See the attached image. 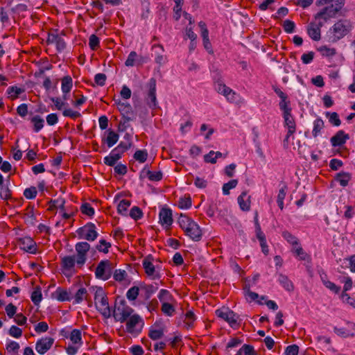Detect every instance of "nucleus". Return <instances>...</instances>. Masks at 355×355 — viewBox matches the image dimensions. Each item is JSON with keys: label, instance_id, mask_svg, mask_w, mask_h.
I'll use <instances>...</instances> for the list:
<instances>
[{"label": "nucleus", "instance_id": "obj_59", "mask_svg": "<svg viewBox=\"0 0 355 355\" xmlns=\"http://www.w3.org/2000/svg\"><path fill=\"white\" fill-rule=\"evenodd\" d=\"M142 4V12L141 14V17L142 19H147L150 14V3L147 0H144L141 3Z\"/></svg>", "mask_w": 355, "mask_h": 355}, {"label": "nucleus", "instance_id": "obj_21", "mask_svg": "<svg viewBox=\"0 0 355 355\" xmlns=\"http://www.w3.org/2000/svg\"><path fill=\"white\" fill-rule=\"evenodd\" d=\"M53 295L57 300L60 302L70 301L71 300L69 292L66 289H63L61 287L57 288Z\"/></svg>", "mask_w": 355, "mask_h": 355}, {"label": "nucleus", "instance_id": "obj_40", "mask_svg": "<svg viewBox=\"0 0 355 355\" xmlns=\"http://www.w3.org/2000/svg\"><path fill=\"white\" fill-rule=\"evenodd\" d=\"M134 158L139 162L144 163L146 161L148 157V153L145 150H137L134 154Z\"/></svg>", "mask_w": 355, "mask_h": 355}, {"label": "nucleus", "instance_id": "obj_43", "mask_svg": "<svg viewBox=\"0 0 355 355\" xmlns=\"http://www.w3.org/2000/svg\"><path fill=\"white\" fill-rule=\"evenodd\" d=\"M238 184L237 180H232L228 182L225 183L223 186V193L224 195L230 194V190L236 187Z\"/></svg>", "mask_w": 355, "mask_h": 355}, {"label": "nucleus", "instance_id": "obj_2", "mask_svg": "<svg viewBox=\"0 0 355 355\" xmlns=\"http://www.w3.org/2000/svg\"><path fill=\"white\" fill-rule=\"evenodd\" d=\"M352 26L347 20H339L332 28H330L328 35V41L330 42H336L344 37L351 30Z\"/></svg>", "mask_w": 355, "mask_h": 355}, {"label": "nucleus", "instance_id": "obj_39", "mask_svg": "<svg viewBox=\"0 0 355 355\" xmlns=\"http://www.w3.org/2000/svg\"><path fill=\"white\" fill-rule=\"evenodd\" d=\"M26 240L28 241L27 245H26L25 241L23 242V250L27 252L35 254L36 252L35 243L31 239Z\"/></svg>", "mask_w": 355, "mask_h": 355}, {"label": "nucleus", "instance_id": "obj_38", "mask_svg": "<svg viewBox=\"0 0 355 355\" xmlns=\"http://www.w3.org/2000/svg\"><path fill=\"white\" fill-rule=\"evenodd\" d=\"M256 355V352L254 347L250 345H243L242 347L238 351L236 355Z\"/></svg>", "mask_w": 355, "mask_h": 355}, {"label": "nucleus", "instance_id": "obj_42", "mask_svg": "<svg viewBox=\"0 0 355 355\" xmlns=\"http://www.w3.org/2000/svg\"><path fill=\"white\" fill-rule=\"evenodd\" d=\"M318 51L322 53L323 56L331 57L336 53V51L334 48H329L327 46H322L318 49Z\"/></svg>", "mask_w": 355, "mask_h": 355}, {"label": "nucleus", "instance_id": "obj_8", "mask_svg": "<svg viewBox=\"0 0 355 355\" xmlns=\"http://www.w3.org/2000/svg\"><path fill=\"white\" fill-rule=\"evenodd\" d=\"M77 233L80 239H83L89 241H94L98 236L96 226L92 223H88L85 226L78 229Z\"/></svg>", "mask_w": 355, "mask_h": 355}, {"label": "nucleus", "instance_id": "obj_50", "mask_svg": "<svg viewBox=\"0 0 355 355\" xmlns=\"http://www.w3.org/2000/svg\"><path fill=\"white\" fill-rule=\"evenodd\" d=\"M139 288L137 286L131 287L126 293V297L129 300H135L139 295Z\"/></svg>", "mask_w": 355, "mask_h": 355}, {"label": "nucleus", "instance_id": "obj_14", "mask_svg": "<svg viewBox=\"0 0 355 355\" xmlns=\"http://www.w3.org/2000/svg\"><path fill=\"white\" fill-rule=\"evenodd\" d=\"M153 257L151 255H148L143 260V267L145 270L146 273L152 277L153 279H159L161 275L158 271L155 270V266L152 263Z\"/></svg>", "mask_w": 355, "mask_h": 355}, {"label": "nucleus", "instance_id": "obj_37", "mask_svg": "<svg viewBox=\"0 0 355 355\" xmlns=\"http://www.w3.org/2000/svg\"><path fill=\"white\" fill-rule=\"evenodd\" d=\"M290 101L288 98H285L284 100H281L279 102V108L283 112V115H288L289 113H291V108L290 107Z\"/></svg>", "mask_w": 355, "mask_h": 355}, {"label": "nucleus", "instance_id": "obj_48", "mask_svg": "<svg viewBox=\"0 0 355 355\" xmlns=\"http://www.w3.org/2000/svg\"><path fill=\"white\" fill-rule=\"evenodd\" d=\"M19 345L15 341H10L6 345V349L8 353H12L13 355H17Z\"/></svg>", "mask_w": 355, "mask_h": 355}, {"label": "nucleus", "instance_id": "obj_11", "mask_svg": "<svg viewBox=\"0 0 355 355\" xmlns=\"http://www.w3.org/2000/svg\"><path fill=\"white\" fill-rule=\"evenodd\" d=\"M128 318L126 322V331L130 334L140 332L144 324L141 318L137 314H131Z\"/></svg>", "mask_w": 355, "mask_h": 355}, {"label": "nucleus", "instance_id": "obj_57", "mask_svg": "<svg viewBox=\"0 0 355 355\" xmlns=\"http://www.w3.org/2000/svg\"><path fill=\"white\" fill-rule=\"evenodd\" d=\"M322 283L326 286V288L335 293H338L340 291V286H336L334 283L329 281L328 279H322Z\"/></svg>", "mask_w": 355, "mask_h": 355}, {"label": "nucleus", "instance_id": "obj_18", "mask_svg": "<svg viewBox=\"0 0 355 355\" xmlns=\"http://www.w3.org/2000/svg\"><path fill=\"white\" fill-rule=\"evenodd\" d=\"M240 209L242 211H248L250 209V196H248L247 191H243L237 198Z\"/></svg>", "mask_w": 355, "mask_h": 355}, {"label": "nucleus", "instance_id": "obj_46", "mask_svg": "<svg viewBox=\"0 0 355 355\" xmlns=\"http://www.w3.org/2000/svg\"><path fill=\"white\" fill-rule=\"evenodd\" d=\"M129 215L132 218L137 220L143 216V212L139 207L135 206L130 209Z\"/></svg>", "mask_w": 355, "mask_h": 355}, {"label": "nucleus", "instance_id": "obj_23", "mask_svg": "<svg viewBox=\"0 0 355 355\" xmlns=\"http://www.w3.org/2000/svg\"><path fill=\"white\" fill-rule=\"evenodd\" d=\"M283 117L284 119L285 125L288 128V130H289V135H293L295 132L296 126L291 113H289L288 115L284 114Z\"/></svg>", "mask_w": 355, "mask_h": 355}, {"label": "nucleus", "instance_id": "obj_16", "mask_svg": "<svg viewBox=\"0 0 355 355\" xmlns=\"http://www.w3.org/2000/svg\"><path fill=\"white\" fill-rule=\"evenodd\" d=\"M159 223L162 225H165L166 227H170L173 223L172 211L169 208L161 209L159 214Z\"/></svg>", "mask_w": 355, "mask_h": 355}, {"label": "nucleus", "instance_id": "obj_22", "mask_svg": "<svg viewBox=\"0 0 355 355\" xmlns=\"http://www.w3.org/2000/svg\"><path fill=\"white\" fill-rule=\"evenodd\" d=\"M121 157V154L115 149H113L111 153L104 158V163L107 166H114L116 162Z\"/></svg>", "mask_w": 355, "mask_h": 355}, {"label": "nucleus", "instance_id": "obj_19", "mask_svg": "<svg viewBox=\"0 0 355 355\" xmlns=\"http://www.w3.org/2000/svg\"><path fill=\"white\" fill-rule=\"evenodd\" d=\"M144 178H148L150 181L157 182L162 179L163 175L161 171H151L145 166L141 172Z\"/></svg>", "mask_w": 355, "mask_h": 355}, {"label": "nucleus", "instance_id": "obj_27", "mask_svg": "<svg viewBox=\"0 0 355 355\" xmlns=\"http://www.w3.org/2000/svg\"><path fill=\"white\" fill-rule=\"evenodd\" d=\"M119 136L112 130H109L106 138V143L109 148L112 147L119 140Z\"/></svg>", "mask_w": 355, "mask_h": 355}, {"label": "nucleus", "instance_id": "obj_63", "mask_svg": "<svg viewBox=\"0 0 355 355\" xmlns=\"http://www.w3.org/2000/svg\"><path fill=\"white\" fill-rule=\"evenodd\" d=\"M196 320V316L191 311H189L185 315V320L184 323L187 325V328H190L194 320Z\"/></svg>", "mask_w": 355, "mask_h": 355}, {"label": "nucleus", "instance_id": "obj_25", "mask_svg": "<svg viewBox=\"0 0 355 355\" xmlns=\"http://www.w3.org/2000/svg\"><path fill=\"white\" fill-rule=\"evenodd\" d=\"M31 122L33 125V130L38 132L41 130L44 124V120L39 115H35L31 119Z\"/></svg>", "mask_w": 355, "mask_h": 355}, {"label": "nucleus", "instance_id": "obj_47", "mask_svg": "<svg viewBox=\"0 0 355 355\" xmlns=\"http://www.w3.org/2000/svg\"><path fill=\"white\" fill-rule=\"evenodd\" d=\"M24 92V89L19 88L15 86L8 87L7 92L10 95V98L14 99L18 97Z\"/></svg>", "mask_w": 355, "mask_h": 355}, {"label": "nucleus", "instance_id": "obj_32", "mask_svg": "<svg viewBox=\"0 0 355 355\" xmlns=\"http://www.w3.org/2000/svg\"><path fill=\"white\" fill-rule=\"evenodd\" d=\"M130 205L131 202L128 200L123 199L121 200L117 206L118 212L122 215L127 216V210Z\"/></svg>", "mask_w": 355, "mask_h": 355}, {"label": "nucleus", "instance_id": "obj_35", "mask_svg": "<svg viewBox=\"0 0 355 355\" xmlns=\"http://www.w3.org/2000/svg\"><path fill=\"white\" fill-rule=\"evenodd\" d=\"M257 239L260 242V245L261 247V250L264 254H268V247L266 243V236L264 233H259L256 234Z\"/></svg>", "mask_w": 355, "mask_h": 355}, {"label": "nucleus", "instance_id": "obj_44", "mask_svg": "<svg viewBox=\"0 0 355 355\" xmlns=\"http://www.w3.org/2000/svg\"><path fill=\"white\" fill-rule=\"evenodd\" d=\"M191 206V199L190 196L180 198L178 202V207L180 209H189Z\"/></svg>", "mask_w": 355, "mask_h": 355}, {"label": "nucleus", "instance_id": "obj_51", "mask_svg": "<svg viewBox=\"0 0 355 355\" xmlns=\"http://www.w3.org/2000/svg\"><path fill=\"white\" fill-rule=\"evenodd\" d=\"M164 335L163 330L161 329H151L149 331V337L154 340L161 338Z\"/></svg>", "mask_w": 355, "mask_h": 355}, {"label": "nucleus", "instance_id": "obj_60", "mask_svg": "<svg viewBox=\"0 0 355 355\" xmlns=\"http://www.w3.org/2000/svg\"><path fill=\"white\" fill-rule=\"evenodd\" d=\"M283 28L286 33H291L295 31V24L293 21L287 19L284 21Z\"/></svg>", "mask_w": 355, "mask_h": 355}, {"label": "nucleus", "instance_id": "obj_15", "mask_svg": "<svg viewBox=\"0 0 355 355\" xmlns=\"http://www.w3.org/2000/svg\"><path fill=\"white\" fill-rule=\"evenodd\" d=\"M184 232L193 241H198L202 238V231L195 221L191 223V225H189L188 229L185 230Z\"/></svg>", "mask_w": 355, "mask_h": 355}, {"label": "nucleus", "instance_id": "obj_54", "mask_svg": "<svg viewBox=\"0 0 355 355\" xmlns=\"http://www.w3.org/2000/svg\"><path fill=\"white\" fill-rule=\"evenodd\" d=\"M111 247V244L109 242H107L104 239H101L99 241V244L96 245V249L99 252H103L104 253L108 252V249Z\"/></svg>", "mask_w": 355, "mask_h": 355}, {"label": "nucleus", "instance_id": "obj_49", "mask_svg": "<svg viewBox=\"0 0 355 355\" xmlns=\"http://www.w3.org/2000/svg\"><path fill=\"white\" fill-rule=\"evenodd\" d=\"M143 289L145 292V297L146 299H148L150 298L152 294H153L157 291L158 287L157 286H154L152 284L144 285Z\"/></svg>", "mask_w": 355, "mask_h": 355}, {"label": "nucleus", "instance_id": "obj_12", "mask_svg": "<svg viewBox=\"0 0 355 355\" xmlns=\"http://www.w3.org/2000/svg\"><path fill=\"white\" fill-rule=\"evenodd\" d=\"M54 338L51 337H43L39 339L35 343V350L40 354H44L53 346Z\"/></svg>", "mask_w": 355, "mask_h": 355}, {"label": "nucleus", "instance_id": "obj_9", "mask_svg": "<svg viewBox=\"0 0 355 355\" xmlns=\"http://www.w3.org/2000/svg\"><path fill=\"white\" fill-rule=\"evenodd\" d=\"M76 263V257L66 256L62 259L61 266L63 269V273L66 277H71L76 272L75 265Z\"/></svg>", "mask_w": 355, "mask_h": 355}, {"label": "nucleus", "instance_id": "obj_1", "mask_svg": "<svg viewBox=\"0 0 355 355\" xmlns=\"http://www.w3.org/2000/svg\"><path fill=\"white\" fill-rule=\"evenodd\" d=\"M331 3L322 8L315 16V21H312L307 26V33L309 36L314 41H318L321 38V28L324 25V21H327L331 18L336 17L337 13L341 10L345 5V0H316L315 4L318 6Z\"/></svg>", "mask_w": 355, "mask_h": 355}, {"label": "nucleus", "instance_id": "obj_10", "mask_svg": "<svg viewBox=\"0 0 355 355\" xmlns=\"http://www.w3.org/2000/svg\"><path fill=\"white\" fill-rule=\"evenodd\" d=\"M114 101L117 109L123 115V119H127L128 121H132L135 119V114L130 104L126 102H122L120 99H114Z\"/></svg>", "mask_w": 355, "mask_h": 355}, {"label": "nucleus", "instance_id": "obj_33", "mask_svg": "<svg viewBox=\"0 0 355 355\" xmlns=\"http://www.w3.org/2000/svg\"><path fill=\"white\" fill-rule=\"evenodd\" d=\"M215 89L218 94L223 95L225 97L231 92V89L225 84L218 82L215 84Z\"/></svg>", "mask_w": 355, "mask_h": 355}, {"label": "nucleus", "instance_id": "obj_36", "mask_svg": "<svg viewBox=\"0 0 355 355\" xmlns=\"http://www.w3.org/2000/svg\"><path fill=\"white\" fill-rule=\"evenodd\" d=\"M287 187L284 185L282 188H281L279 191V193L277 195V202L279 207L281 209H284V200L286 197Z\"/></svg>", "mask_w": 355, "mask_h": 355}, {"label": "nucleus", "instance_id": "obj_7", "mask_svg": "<svg viewBox=\"0 0 355 355\" xmlns=\"http://www.w3.org/2000/svg\"><path fill=\"white\" fill-rule=\"evenodd\" d=\"M89 248L90 245L87 242H79L76 244L77 267L82 268L84 266L87 261V253Z\"/></svg>", "mask_w": 355, "mask_h": 355}, {"label": "nucleus", "instance_id": "obj_31", "mask_svg": "<svg viewBox=\"0 0 355 355\" xmlns=\"http://www.w3.org/2000/svg\"><path fill=\"white\" fill-rule=\"evenodd\" d=\"M194 220H193L191 218L187 217L185 215L181 214L180 218H178V223L180 226V227L185 231V230L188 229L190 225H191V223H193Z\"/></svg>", "mask_w": 355, "mask_h": 355}, {"label": "nucleus", "instance_id": "obj_26", "mask_svg": "<svg viewBox=\"0 0 355 355\" xmlns=\"http://www.w3.org/2000/svg\"><path fill=\"white\" fill-rule=\"evenodd\" d=\"M350 179V174L345 172L339 173L336 176V181L338 182L343 187H346L348 184Z\"/></svg>", "mask_w": 355, "mask_h": 355}, {"label": "nucleus", "instance_id": "obj_52", "mask_svg": "<svg viewBox=\"0 0 355 355\" xmlns=\"http://www.w3.org/2000/svg\"><path fill=\"white\" fill-rule=\"evenodd\" d=\"M80 211L83 214L88 216H92L94 214V208L87 202H85L81 205Z\"/></svg>", "mask_w": 355, "mask_h": 355}, {"label": "nucleus", "instance_id": "obj_62", "mask_svg": "<svg viewBox=\"0 0 355 355\" xmlns=\"http://www.w3.org/2000/svg\"><path fill=\"white\" fill-rule=\"evenodd\" d=\"M50 99L54 103L56 109L58 110H63V108L68 105L66 102H64L60 98L58 97H51Z\"/></svg>", "mask_w": 355, "mask_h": 355}, {"label": "nucleus", "instance_id": "obj_3", "mask_svg": "<svg viewBox=\"0 0 355 355\" xmlns=\"http://www.w3.org/2000/svg\"><path fill=\"white\" fill-rule=\"evenodd\" d=\"M95 305L98 311L105 318L111 316L107 297L102 288H98L94 295Z\"/></svg>", "mask_w": 355, "mask_h": 355}, {"label": "nucleus", "instance_id": "obj_20", "mask_svg": "<svg viewBox=\"0 0 355 355\" xmlns=\"http://www.w3.org/2000/svg\"><path fill=\"white\" fill-rule=\"evenodd\" d=\"M152 49L154 53L155 62L160 65L165 63L166 58L163 55V46L161 45H154L153 46Z\"/></svg>", "mask_w": 355, "mask_h": 355}, {"label": "nucleus", "instance_id": "obj_53", "mask_svg": "<svg viewBox=\"0 0 355 355\" xmlns=\"http://www.w3.org/2000/svg\"><path fill=\"white\" fill-rule=\"evenodd\" d=\"M37 191L35 187L26 188L24 191V196L27 199H34L37 196Z\"/></svg>", "mask_w": 355, "mask_h": 355}, {"label": "nucleus", "instance_id": "obj_5", "mask_svg": "<svg viewBox=\"0 0 355 355\" xmlns=\"http://www.w3.org/2000/svg\"><path fill=\"white\" fill-rule=\"evenodd\" d=\"M113 266L109 260H103L98 264L95 275L97 279L107 280L112 274Z\"/></svg>", "mask_w": 355, "mask_h": 355}, {"label": "nucleus", "instance_id": "obj_55", "mask_svg": "<svg viewBox=\"0 0 355 355\" xmlns=\"http://www.w3.org/2000/svg\"><path fill=\"white\" fill-rule=\"evenodd\" d=\"M81 332L80 330L73 329L71 332L70 340L74 344L81 343Z\"/></svg>", "mask_w": 355, "mask_h": 355}, {"label": "nucleus", "instance_id": "obj_41", "mask_svg": "<svg viewBox=\"0 0 355 355\" xmlns=\"http://www.w3.org/2000/svg\"><path fill=\"white\" fill-rule=\"evenodd\" d=\"M162 311L167 316H172L175 313V308L168 302H163L162 304Z\"/></svg>", "mask_w": 355, "mask_h": 355}, {"label": "nucleus", "instance_id": "obj_30", "mask_svg": "<svg viewBox=\"0 0 355 355\" xmlns=\"http://www.w3.org/2000/svg\"><path fill=\"white\" fill-rule=\"evenodd\" d=\"M87 291L85 288H79L75 294L74 296V303L80 304L83 300L87 298Z\"/></svg>", "mask_w": 355, "mask_h": 355}, {"label": "nucleus", "instance_id": "obj_61", "mask_svg": "<svg viewBox=\"0 0 355 355\" xmlns=\"http://www.w3.org/2000/svg\"><path fill=\"white\" fill-rule=\"evenodd\" d=\"M131 147V142L128 141L127 142L121 141L120 144L114 148L116 151H118L121 155L128 150Z\"/></svg>", "mask_w": 355, "mask_h": 355}, {"label": "nucleus", "instance_id": "obj_29", "mask_svg": "<svg viewBox=\"0 0 355 355\" xmlns=\"http://www.w3.org/2000/svg\"><path fill=\"white\" fill-rule=\"evenodd\" d=\"M279 282L282 286L287 291H291L293 290V285L292 282L288 279V277L280 274L278 278Z\"/></svg>", "mask_w": 355, "mask_h": 355}, {"label": "nucleus", "instance_id": "obj_56", "mask_svg": "<svg viewBox=\"0 0 355 355\" xmlns=\"http://www.w3.org/2000/svg\"><path fill=\"white\" fill-rule=\"evenodd\" d=\"M49 203L51 204V207H58L62 210L64 209L65 200L62 198H60L55 200H51Z\"/></svg>", "mask_w": 355, "mask_h": 355}, {"label": "nucleus", "instance_id": "obj_45", "mask_svg": "<svg viewBox=\"0 0 355 355\" xmlns=\"http://www.w3.org/2000/svg\"><path fill=\"white\" fill-rule=\"evenodd\" d=\"M158 298L160 302H168L171 300L172 296L170 294L169 291L166 289H162L158 295Z\"/></svg>", "mask_w": 355, "mask_h": 355}, {"label": "nucleus", "instance_id": "obj_58", "mask_svg": "<svg viewBox=\"0 0 355 355\" xmlns=\"http://www.w3.org/2000/svg\"><path fill=\"white\" fill-rule=\"evenodd\" d=\"M99 38L94 34L91 35L89 38V46L92 50H95L99 46Z\"/></svg>", "mask_w": 355, "mask_h": 355}, {"label": "nucleus", "instance_id": "obj_24", "mask_svg": "<svg viewBox=\"0 0 355 355\" xmlns=\"http://www.w3.org/2000/svg\"><path fill=\"white\" fill-rule=\"evenodd\" d=\"M73 86V80L71 76H66L62 79L61 89L63 94H69Z\"/></svg>", "mask_w": 355, "mask_h": 355}, {"label": "nucleus", "instance_id": "obj_4", "mask_svg": "<svg viewBox=\"0 0 355 355\" xmlns=\"http://www.w3.org/2000/svg\"><path fill=\"white\" fill-rule=\"evenodd\" d=\"M133 309L126 304L125 300H116L113 316L116 320L120 322H124L131 315Z\"/></svg>", "mask_w": 355, "mask_h": 355}, {"label": "nucleus", "instance_id": "obj_17", "mask_svg": "<svg viewBox=\"0 0 355 355\" xmlns=\"http://www.w3.org/2000/svg\"><path fill=\"white\" fill-rule=\"evenodd\" d=\"M349 138L348 134L345 133L343 130H339L331 138V142L333 146H339L344 144Z\"/></svg>", "mask_w": 355, "mask_h": 355}, {"label": "nucleus", "instance_id": "obj_34", "mask_svg": "<svg viewBox=\"0 0 355 355\" xmlns=\"http://www.w3.org/2000/svg\"><path fill=\"white\" fill-rule=\"evenodd\" d=\"M31 300L35 305H38L42 301V295L40 287H36L31 294Z\"/></svg>", "mask_w": 355, "mask_h": 355}, {"label": "nucleus", "instance_id": "obj_64", "mask_svg": "<svg viewBox=\"0 0 355 355\" xmlns=\"http://www.w3.org/2000/svg\"><path fill=\"white\" fill-rule=\"evenodd\" d=\"M342 301L355 309V299L351 297L347 293L343 292L341 294Z\"/></svg>", "mask_w": 355, "mask_h": 355}, {"label": "nucleus", "instance_id": "obj_28", "mask_svg": "<svg viewBox=\"0 0 355 355\" xmlns=\"http://www.w3.org/2000/svg\"><path fill=\"white\" fill-rule=\"evenodd\" d=\"M324 121L320 118L316 119L314 121L312 131V135L314 137H317L320 135L321 130L324 128Z\"/></svg>", "mask_w": 355, "mask_h": 355}, {"label": "nucleus", "instance_id": "obj_13", "mask_svg": "<svg viewBox=\"0 0 355 355\" xmlns=\"http://www.w3.org/2000/svg\"><path fill=\"white\" fill-rule=\"evenodd\" d=\"M148 86L149 88L148 97L146 98L147 103L150 108H155L157 105L156 98V80L154 78H150Z\"/></svg>", "mask_w": 355, "mask_h": 355}, {"label": "nucleus", "instance_id": "obj_6", "mask_svg": "<svg viewBox=\"0 0 355 355\" xmlns=\"http://www.w3.org/2000/svg\"><path fill=\"white\" fill-rule=\"evenodd\" d=\"M216 315L226 321L232 327L236 328L238 326V316L228 307H222L216 311Z\"/></svg>", "mask_w": 355, "mask_h": 355}]
</instances>
